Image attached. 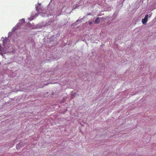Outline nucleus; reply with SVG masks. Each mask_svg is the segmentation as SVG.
<instances>
[{"mask_svg": "<svg viewBox=\"0 0 156 156\" xmlns=\"http://www.w3.org/2000/svg\"><path fill=\"white\" fill-rule=\"evenodd\" d=\"M1 44H0V51H1Z\"/></svg>", "mask_w": 156, "mask_h": 156, "instance_id": "nucleus-5", "label": "nucleus"}, {"mask_svg": "<svg viewBox=\"0 0 156 156\" xmlns=\"http://www.w3.org/2000/svg\"><path fill=\"white\" fill-rule=\"evenodd\" d=\"M38 5H39V6L41 5L40 4V3H38Z\"/></svg>", "mask_w": 156, "mask_h": 156, "instance_id": "nucleus-6", "label": "nucleus"}, {"mask_svg": "<svg viewBox=\"0 0 156 156\" xmlns=\"http://www.w3.org/2000/svg\"><path fill=\"white\" fill-rule=\"evenodd\" d=\"M148 14L146 15L144 18L142 20V22L143 24H145L146 23L148 20Z\"/></svg>", "mask_w": 156, "mask_h": 156, "instance_id": "nucleus-1", "label": "nucleus"}, {"mask_svg": "<svg viewBox=\"0 0 156 156\" xmlns=\"http://www.w3.org/2000/svg\"><path fill=\"white\" fill-rule=\"evenodd\" d=\"M22 20H23V21H24V19H22Z\"/></svg>", "mask_w": 156, "mask_h": 156, "instance_id": "nucleus-7", "label": "nucleus"}, {"mask_svg": "<svg viewBox=\"0 0 156 156\" xmlns=\"http://www.w3.org/2000/svg\"><path fill=\"white\" fill-rule=\"evenodd\" d=\"M22 142H20L18 144L16 145V148H20V147L22 146H23L22 145Z\"/></svg>", "mask_w": 156, "mask_h": 156, "instance_id": "nucleus-3", "label": "nucleus"}, {"mask_svg": "<svg viewBox=\"0 0 156 156\" xmlns=\"http://www.w3.org/2000/svg\"><path fill=\"white\" fill-rule=\"evenodd\" d=\"M36 9L37 11H39V8L38 7V6H37V7H36Z\"/></svg>", "mask_w": 156, "mask_h": 156, "instance_id": "nucleus-4", "label": "nucleus"}, {"mask_svg": "<svg viewBox=\"0 0 156 156\" xmlns=\"http://www.w3.org/2000/svg\"><path fill=\"white\" fill-rule=\"evenodd\" d=\"M100 22V19L99 17H97L94 23L96 24L99 23Z\"/></svg>", "mask_w": 156, "mask_h": 156, "instance_id": "nucleus-2", "label": "nucleus"}]
</instances>
